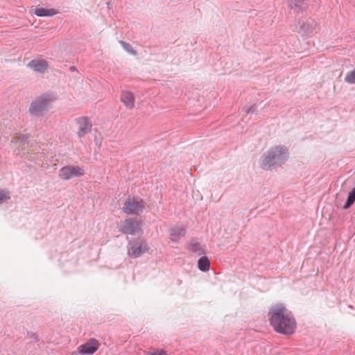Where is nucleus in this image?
<instances>
[{
	"mask_svg": "<svg viewBox=\"0 0 355 355\" xmlns=\"http://www.w3.org/2000/svg\"><path fill=\"white\" fill-rule=\"evenodd\" d=\"M120 42L126 51L130 53L132 55L136 54V51L133 49L131 44H130L129 43H127L125 42H123V41H121Z\"/></svg>",
	"mask_w": 355,
	"mask_h": 355,
	"instance_id": "nucleus-19",
	"label": "nucleus"
},
{
	"mask_svg": "<svg viewBox=\"0 0 355 355\" xmlns=\"http://www.w3.org/2000/svg\"><path fill=\"white\" fill-rule=\"evenodd\" d=\"M345 81L349 84H355V69L346 74Z\"/></svg>",
	"mask_w": 355,
	"mask_h": 355,
	"instance_id": "nucleus-18",
	"label": "nucleus"
},
{
	"mask_svg": "<svg viewBox=\"0 0 355 355\" xmlns=\"http://www.w3.org/2000/svg\"><path fill=\"white\" fill-rule=\"evenodd\" d=\"M78 125V135L79 138L84 137L92 130V124L89 119L86 116H82L76 119Z\"/></svg>",
	"mask_w": 355,
	"mask_h": 355,
	"instance_id": "nucleus-10",
	"label": "nucleus"
},
{
	"mask_svg": "<svg viewBox=\"0 0 355 355\" xmlns=\"http://www.w3.org/2000/svg\"><path fill=\"white\" fill-rule=\"evenodd\" d=\"M85 173L83 168L79 166L67 165L59 171V177L64 180H69L73 177H80Z\"/></svg>",
	"mask_w": 355,
	"mask_h": 355,
	"instance_id": "nucleus-5",
	"label": "nucleus"
},
{
	"mask_svg": "<svg viewBox=\"0 0 355 355\" xmlns=\"http://www.w3.org/2000/svg\"><path fill=\"white\" fill-rule=\"evenodd\" d=\"M28 67L33 69L34 71L44 73L48 69V62L43 59L33 60L28 64Z\"/></svg>",
	"mask_w": 355,
	"mask_h": 355,
	"instance_id": "nucleus-11",
	"label": "nucleus"
},
{
	"mask_svg": "<svg viewBox=\"0 0 355 355\" xmlns=\"http://www.w3.org/2000/svg\"><path fill=\"white\" fill-rule=\"evenodd\" d=\"M316 24L311 18H304L298 21L296 27L297 31L301 34L312 33L315 29Z\"/></svg>",
	"mask_w": 355,
	"mask_h": 355,
	"instance_id": "nucleus-7",
	"label": "nucleus"
},
{
	"mask_svg": "<svg viewBox=\"0 0 355 355\" xmlns=\"http://www.w3.org/2000/svg\"><path fill=\"white\" fill-rule=\"evenodd\" d=\"M257 111V106L255 105L251 106L250 107H248L245 110V112L247 114H252L254 113Z\"/></svg>",
	"mask_w": 355,
	"mask_h": 355,
	"instance_id": "nucleus-24",
	"label": "nucleus"
},
{
	"mask_svg": "<svg viewBox=\"0 0 355 355\" xmlns=\"http://www.w3.org/2000/svg\"><path fill=\"white\" fill-rule=\"evenodd\" d=\"M268 315L270 324L275 331L286 335L292 334L295 331V320L291 312L282 305L272 307Z\"/></svg>",
	"mask_w": 355,
	"mask_h": 355,
	"instance_id": "nucleus-1",
	"label": "nucleus"
},
{
	"mask_svg": "<svg viewBox=\"0 0 355 355\" xmlns=\"http://www.w3.org/2000/svg\"><path fill=\"white\" fill-rule=\"evenodd\" d=\"M69 70H70L71 71H77V69H76V67H74V66H71V67H69Z\"/></svg>",
	"mask_w": 355,
	"mask_h": 355,
	"instance_id": "nucleus-26",
	"label": "nucleus"
},
{
	"mask_svg": "<svg viewBox=\"0 0 355 355\" xmlns=\"http://www.w3.org/2000/svg\"><path fill=\"white\" fill-rule=\"evenodd\" d=\"M188 250L193 252L198 253L199 255L205 254V249L197 239H192L188 244Z\"/></svg>",
	"mask_w": 355,
	"mask_h": 355,
	"instance_id": "nucleus-14",
	"label": "nucleus"
},
{
	"mask_svg": "<svg viewBox=\"0 0 355 355\" xmlns=\"http://www.w3.org/2000/svg\"><path fill=\"white\" fill-rule=\"evenodd\" d=\"M145 205L142 200L135 201L130 198L125 201L122 210L128 214H137L142 212Z\"/></svg>",
	"mask_w": 355,
	"mask_h": 355,
	"instance_id": "nucleus-6",
	"label": "nucleus"
},
{
	"mask_svg": "<svg viewBox=\"0 0 355 355\" xmlns=\"http://www.w3.org/2000/svg\"><path fill=\"white\" fill-rule=\"evenodd\" d=\"M17 141L21 145L28 144V137L26 135H19Z\"/></svg>",
	"mask_w": 355,
	"mask_h": 355,
	"instance_id": "nucleus-20",
	"label": "nucleus"
},
{
	"mask_svg": "<svg viewBox=\"0 0 355 355\" xmlns=\"http://www.w3.org/2000/svg\"><path fill=\"white\" fill-rule=\"evenodd\" d=\"M99 347V343L95 338H90L85 343L78 347L79 353L81 354H93Z\"/></svg>",
	"mask_w": 355,
	"mask_h": 355,
	"instance_id": "nucleus-9",
	"label": "nucleus"
},
{
	"mask_svg": "<svg viewBox=\"0 0 355 355\" xmlns=\"http://www.w3.org/2000/svg\"><path fill=\"white\" fill-rule=\"evenodd\" d=\"M355 202V187L349 193L347 200L343 206L344 209H348Z\"/></svg>",
	"mask_w": 355,
	"mask_h": 355,
	"instance_id": "nucleus-17",
	"label": "nucleus"
},
{
	"mask_svg": "<svg viewBox=\"0 0 355 355\" xmlns=\"http://www.w3.org/2000/svg\"><path fill=\"white\" fill-rule=\"evenodd\" d=\"M27 335L31 338H33L34 340H37V335L33 332H28Z\"/></svg>",
	"mask_w": 355,
	"mask_h": 355,
	"instance_id": "nucleus-25",
	"label": "nucleus"
},
{
	"mask_svg": "<svg viewBox=\"0 0 355 355\" xmlns=\"http://www.w3.org/2000/svg\"><path fill=\"white\" fill-rule=\"evenodd\" d=\"M10 197L6 195L3 191H0V204L9 199Z\"/></svg>",
	"mask_w": 355,
	"mask_h": 355,
	"instance_id": "nucleus-21",
	"label": "nucleus"
},
{
	"mask_svg": "<svg viewBox=\"0 0 355 355\" xmlns=\"http://www.w3.org/2000/svg\"><path fill=\"white\" fill-rule=\"evenodd\" d=\"M185 234L186 230L182 227H173L170 230L171 239L173 242H177L180 238L184 236Z\"/></svg>",
	"mask_w": 355,
	"mask_h": 355,
	"instance_id": "nucleus-13",
	"label": "nucleus"
},
{
	"mask_svg": "<svg viewBox=\"0 0 355 355\" xmlns=\"http://www.w3.org/2000/svg\"><path fill=\"white\" fill-rule=\"evenodd\" d=\"M57 12L53 8H36L35 10V14L38 17H51L55 15Z\"/></svg>",
	"mask_w": 355,
	"mask_h": 355,
	"instance_id": "nucleus-15",
	"label": "nucleus"
},
{
	"mask_svg": "<svg viewBox=\"0 0 355 355\" xmlns=\"http://www.w3.org/2000/svg\"><path fill=\"white\" fill-rule=\"evenodd\" d=\"M306 1V0H292V3L294 4L295 7L300 8Z\"/></svg>",
	"mask_w": 355,
	"mask_h": 355,
	"instance_id": "nucleus-23",
	"label": "nucleus"
},
{
	"mask_svg": "<svg viewBox=\"0 0 355 355\" xmlns=\"http://www.w3.org/2000/svg\"><path fill=\"white\" fill-rule=\"evenodd\" d=\"M120 231L125 234L135 235L140 230L138 222L132 218H128L120 223Z\"/></svg>",
	"mask_w": 355,
	"mask_h": 355,
	"instance_id": "nucleus-8",
	"label": "nucleus"
},
{
	"mask_svg": "<svg viewBox=\"0 0 355 355\" xmlns=\"http://www.w3.org/2000/svg\"><path fill=\"white\" fill-rule=\"evenodd\" d=\"M121 101L125 104L126 107L132 109L135 105V96L130 92H122L121 96Z\"/></svg>",
	"mask_w": 355,
	"mask_h": 355,
	"instance_id": "nucleus-12",
	"label": "nucleus"
},
{
	"mask_svg": "<svg viewBox=\"0 0 355 355\" xmlns=\"http://www.w3.org/2000/svg\"><path fill=\"white\" fill-rule=\"evenodd\" d=\"M288 153L284 146H275L263 153L261 157V168L270 170L272 167L280 166L287 159Z\"/></svg>",
	"mask_w": 355,
	"mask_h": 355,
	"instance_id": "nucleus-2",
	"label": "nucleus"
},
{
	"mask_svg": "<svg viewBox=\"0 0 355 355\" xmlns=\"http://www.w3.org/2000/svg\"><path fill=\"white\" fill-rule=\"evenodd\" d=\"M148 355H167V354L164 349H157L155 352H148Z\"/></svg>",
	"mask_w": 355,
	"mask_h": 355,
	"instance_id": "nucleus-22",
	"label": "nucleus"
},
{
	"mask_svg": "<svg viewBox=\"0 0 355 355\" xmlns=\"http://www.w3.org/2000/svg\"><path fill=\"white\" fill-rule=\"evenodd\" d=\"M53 100V96L49 94L40 96L31 103L28 108L29 113L37 117L42 116L49 110Z\"/></svg>",
	"mask_w": 355,
	"mask_h": 355,
	"instance_id": "nucleus-3",
	"label": "nucleus"
},
{
	"mask_svg": "<svg viewBox=\"0 0 355 355\" xmlns=\"http://www.w3.org/2000/svg\"><path fill=\"white\" fill-rule=\"evenodd\" d=\"M198 267L200 270L207 272L210 268V261L207 257H202L198 261Z\"/></svg>",
	"mask_w": 355,
	"mask_h": 355,
	"instance_id": "nucleus-16",
	"label": "nucleus"
},
{
	"mask_svg": "<svg viewBox=\"0 0 355 355\" xmlns=\"http://www.w3.org/2000/svg\"><path fill=\"white\" fill-rule=\"evenodd\" d=\"M129 245L128 254L132 258H138L149 250L146 241L141 238L135 239Z\"/></svg>",
	"mask_w": 355,
	"mask_h": 355,
	"instance_id": "nucleus-4",
	"label": "nucleus"
}]
</instances>
